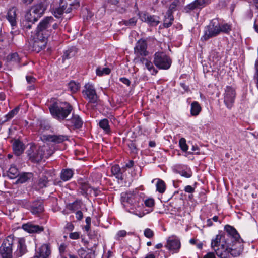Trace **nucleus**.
I'll list each match as a JSON object with an SVG mask.
<instances>
[{"label": "nucleus", "mask_w": 258, "mask_h": 258, "mask_svg": "<svg viewBox=\"0 0 258 258\" xmlns=\"http://www.w3.org/2000/svg\"><path fill=\"white\" fill-rule=\"evenodd\" d=\"M181 247L180 240L174 236L169 237L167 240L166 247L172 253L179 251Z\"/></svg>", "instance_id": "obj_12"}, {"label": "nucleus", "mask_w": 258, "mask_h": 258, "mask_svg": "<svg viewBox=\"0 0 258 258\" xmlns=\"http://www.w3.org/2000/svg\"><path fill=\"white\" fill-rule=\"evenodd\" d=\"M220 33L229 34L232 30V25L227 23H219Z\"/></svg>", "instance_id": "obj_34"}, {"label": "nucleus", "mask_w": 258, "mask_h": 258, "mask_svg": "<svg viewBox=\"0 0 258 258\" xmlns=\"http://www.w3.org/2000/svg\"><path fill=\"white\" fill-rule=\"evenodd\" d=\"M224 231L225 234H219L212 240V249L220 258L240 255L243 250V243L237 231L229 225L225 226Z\"/></svg>", "instance_id": "obj_1"}, {"label": "nucleus", "mask_w": 258, "mask_h": 258, "mask_svg": "<svg viewBox=\"0 0 258 258\" xmlns=\"http://www.w3.org/2000/svg\"><path fill=\"white\" fill-rule=\"evenodd\" d=\"M14 152L17 156L20 155L24 151L23 144L19 140H15L13 145Z\"/></svg>", "instance_id": "obj_26"}, {"label": "nucleus", "mask_w": 258, "mask_h": 258, "mask_svg": "<svg viewBox=\"0 0 258 258\" xmlns=\"http://www.w3.org/2000/svg\"><path fill=\"white\" fill-rule=\"evenodd\" d=\"M25 19L28 22L33 24L37 22L39 18L36 17V15L33 13L32 11L30 10L29 12L26 13L25 16Z\"/></svg>", "instance_id": "obj_31"}, {"label": "nucleus", "mask_w": 258, "mask_h": 258, "mask_svg": "<svg viewBox=\"0 0 258 258\" xmlns=\"http://www.w3.org/2000/svg\"><path fill=\"white\" fill-rule=\"evenodd\" d=\"M81 207L80 201H76L69 205V209L72 211H75L79 209Z\"/></svg>", "instance_id": "obj_46"}, {"label": "nucleus", "mask_w": 258, "mask_h": 258, "mask_svg": "<svg viewBox=\"0 0 258 258\" xmlns=\"http://www.w3.org/2000/svg\"><path fill=\"white\" fill-rule=\"evenodd\" d=\"M203 258H216L215 253L213 252H208Z\"/></svg>", "instance_id": "obj_55"}, {"label": "nucleus", "mask_w": 258, "mask_h": 258, "mask_svg": "<svg viewBox=\"0 0 258 258\" xmlns=\"http://www.w3.org/2000/svg\"><path fill=\"white\" fill-rule=\"evenodd\" d=\"M201 111V107L200 104L194 101L191 104L190 113L192 116H197Z\"/></svg>", "instance_id": "obj_30"}, {"label": "nucleus", "mask_w": 258, "mask_h": 258, "mask_svg": "<svg viewBox=\"0 0 258 258\" xmlns=\"http://www.w3.org/2000/svg\"><path fill=\"white\" fill-rule=\"evenodd\" d=\"M65 9V6L63 5L61 6L56 8L52 13L55 17L60 18L64 12Z\"/></svg>", "instance_id": "obj_42"}, {"label": "nucleus", "mask_w": 258, "mask_h": 258, "mask_svg": "<svg viewBox=\"0 0 258 258\" xmlns=\"http://www.w3.org/2000/svg\"><path fill=\"white\" fill-rule=\"evenodd\" d=\"M145 258H155V256L153 253H149L146 255Z\"/></svg>", "instance_id": "obj_64"}, {"label": "nucleus", "mask_w": 258, "mask_h": 258, "mask_svg": "<svg viewBox=\"0 0 258 258\" xmlns=\"http://www.w3.org/2000/svg\"><path fill=\"white\" fill-rule=\"evenodd\" d=\"M16 12V8L12 7L8 10L7 13V18L12 27V29H14V27L17 25Z\"/></svg>", "instance_id": "obj_18"}, {"label": "nucleus", "mask_w": 258, "mask_h": 258, "mask_svg": "<svg viewBox=\"0 0 258 258\" xmlns=\"http://www.w3.org/2000/svg\"><path fill=\"white\" fill-rule=\"evenodd\" d=\"M175 170L177 173L185 178H188L191 177L192 176V171L187 166H177Z\"/></svg>", "instance_id": "obj_20"}, {"label": "nucleus", "mask_w": 258, "mask_h": 258, "mask_svg": "<svg viewBox=\"0 0 258 258\" xmlns=\"http://www.w3.org/2000/svg\"><path fill=\"white\" fill-rule=\"evenodd\" d=\"M69 237L72 239H78L80 237V233L77 232L71 233Z\"/></svg>", "instance_id": "obj_49"}, {"label": "nucleus", "mask_w": 258, "mask_h": 258, "mask_svg": "<svg viewBox=\"0 0 258 258\" xmlns=\"http://www.w3.org/2000/svg\"><path fill=\"white\" fill-rule=\"evenodd\" d=\"M10 60L16 62H19L20 58L17 53H15L11 55L10 56Z\"/></svg>", "instance_id": "obj_48"}, {"label": "nucleus", "mask_w": 258, "mask_h": 258, "mask_svg": "<svg viewBox=\"0 0 258 258\" xmlns=\"http://www.w3.org/2000/svg\"><path fill=\"white\" fill-rule=\"evenodd\" d=\"M179 145L180 148L183 152H186L188 150V146L186 142L185 139L182 138L179 140Z\"/></svg>", "instance_id": "obj_45"}, {"label": "nucleus", "mask_w": 258, "mask_h": 258, "mask_svg": "<svg viewBox=\"0 0 258 258\" xmlns=\"http://www.w3.org/2000/svg\"><path fill=\"white\" fill-rule=\"evenodd\" d=\"M78 183L80 186V189L81 190V194L82 195H86L88 192L91 190V186L83 180L81 179L79 181Z\"/></svg>", "instance_id": "obj_28"}, {"label": "nucleus", "mask_w": 258, "mask_h": 258, "mask_svg": "<svg viewBox=\"0 0 258 258\" xmlns=\"http://www.w3.org/2000/svg\"><path fill=\"white\" fill-rule=\"evenodd\" d=\"M18 169L15 165H11L8 171V176L11 179L18 177L19 175Z\"/></svg>", "instance_id": "obj_33"}, {"label": "nucleus", "mask_w": 258, "mask_h": 258, "mask_svg": "<svg viewBox=\"0 0 258 258\" xmlns=\"http://www.w3.org/2000/svg\"><path fill=\"white\" fill-rule=\"evenodd\" d=\"M180 86L185 91H187L189 89L188 86L186 85L185 83H180Z\"/></svg>", "instance_id": "obj_60"}, {"label": "nucleus", "mask_w": 258, "mask_h": 258, "mask_svg": "<svg viewBox=\"0 0 258 258\" xmlns=\"http://www.w3.org/2000/svg\"><path fill=\"white\" fill-rule=\"evenodd\" d=\"M73 174L74 172L72 169H63L61 172V179L64 181H67L73 177Z\"/></svg>", "instance_id": "obj_29"}, {"label": "nucleus", "mask_w": 258, "mask_h": 258, "mask_svg": "<svg viewBox=\"0 0 258 258\" xmlns=\"http://www.w3.org/2000/svg\"><path fill=\"white\" fill-rule=\"evenodd\" d=\"M121 202L124 208L128 211L127 207L129 205V195L127 192H122L121 194Z\"/></svg>", "instance_id": "obj_36"}, {"label": "nucleus", "mask_w": 258, "mask_h": 258, "mask_svg": "<svg viewBox=\"0 0 258 258\" xmlns=\"http://www.w3.org/2000/svg\"><path fill=\"white\" fill-rule=\"evenodd\" d=\"M143 63L145 64L146 68L150 72L152 75H155L157 73L158 71L155 68L153 63L151 61L148 60L147 59H144Z\"/></svg>", "instance_id": "obj_32"}, {"label": "nucleus", "mask_w": 258, "mask_h": 258, "mask_svg": "<svg viewBox=\"0 0 258 258\" xmlns=\"http://www.w3.org/2000/svg\"><path fill=\"white\" fill-rule=\"evenodd\" d=\"M219 22L217 19H212L207 26L204 31V34L201 37L202 41H207L211 38L220 34Z\"/></svg>", "instance_id": "obj_6"}, {"label": "nucleus", "mask_w": 258, "mask_h": 258, "mask_svg": "<svg viewBox=\"0 0 258 258\" xmlns=\"http://www.w3.org/2000/svg\"><path fill=\"white\" fill-rule=\"evenodd\" d=\"M174 17L173 14H171L170 10H167L165 15V18L163 22V26L165 28H169L173 24Z\"/></svg>", "instance_id": "obj_25"}, {"label": "nucleus", "mask_w": 258, "mask_h": 258, "mask_svg": "<svg viewBox=\"0 0 258 258\" xmlns=\"http://www.w3.org/2000/svg\"><path fill=\"white\" fill-rule=\"evenodd\" d=\"M27 153L29 159L32 162H39L42 159L44 156L46 157L47 156V155H45L44 154V150L43 148L40 147L39 148H37L34 146L30 147V149L27 150ZM52 154V153L50 154L49 153L48 154V156H50Z\"/></svg>", "instance_id": "obj_8"}, {"label": "nucleus", "mask_w": 258, "mask_h": 258, "mask_svg": "<svg viewBox=\"0 0 258 258\" xmlns=\"http://www.w3.org/2000/svg\"><path fill=\"white\" fill-rule=\"evenodd\" d=\"M142 21L147 23L150 26H156L160 23V18L156 15L145 13L140 16Z\"/></svg>", "instance_id": "obj_15"}, {"label": "nucleus", "mask_w": 258, "mask_h": 258, "mask_svg": "<svg viewBox=\"0 0 258 258\" xmlns=\"http://www.w3.org/2000/svg\"><path fill=\"white\" fill-rule=\"evenodd\" d=\"M142 188L141 185L130 191V213L139 217L152 212L155 205L153 198H148L144 201V194L140 192Z\"/></svg>", "instance_id": "obj_3"}, {"label": "nucleus", "mask_w": 258, "mask_h": 258, "mask_svg": "<svg viewBox=\"0 0 258 258\" xmlns=\"http://www.w3.org/2000/svg\"><path fill=\"white\" fill-rule=\"evenodd\" d=\"M49 181L46 175H42L38 181V186L40 188L46 187L48 186Z\"/></svg>", "instance_id": "obj_35"}, {"label": "nucleus", "mask_w": 258, "mask_h": 258, "mask_svg": "<svg viewBox=\"0 0 258 258\" xmlns=\"http://www.w3.org/2000/svg\"><path fill=\"white\" fill-rule=\"evenodd\" d=\"M33 175L31 172H24L19 174L17 180V183H24L32 179Z\"/></svg>", "instance_id": "obj_23"}, {"label": "nucleus", "mask_w": 258, "mask_h": 258, "mask_svg": "<svg viewBox=\"0 0 258 258\" xmlns=\"http://www.w3.org/2000/svg\"><path fill=\"white\" fill-rule=\"evenodd\" d=\"M107 3L111 5H116L118 3V0H107Z\"/></svg>", "instance_id": "obj_59"}, {"label": "nucleus", "mask_w": 258, "mask_h": 258, "mask_svg": "<svg viewBox=\"0 0 258 258\" xmlns=\"http://www.w3.org/2000/svg\"><path fill=\"white\" fill-rule=\"evenodd\" d=\"M99 124L100 128H102L105 133H109L110 132V130L108 119H103L101 120Z\"/></svg>", "instance_id": "obj_37"}, {"label": "nucleus", "mask_w": 258, "mask_h": 258, "mask_svg": "<svg viewBox=\"0 0 258 258\" xmlns=\"http://www.w3.org/2000/svg\"><path fill=\"white\" fill-rule=\"evenodd\" d=\"M126 234L127 232L125 230H120L117 232L116 236L117 238L124 237L126 235Z\"/></svg>", "instance_id": "obj_51"}, {"label": "nucleus", "mask_w": 258, "mask_h": 258, "mask_svg": "<svg viewBox=\"0 0 258 258\" xmlns=\"http://www.w3.org/2000/svg\"><path fill=\"white\" fill-rule=\"evenodd\" d=\"M78 253L79 254V255L81 257H83V258H87V254H86V251L83 249V248H81L79 250H78Z\"/></svg>", "instance_id": "obj_50"}, {"label": "nucleus", "mask_w": 258, "mask_h": 258, "mask_svg": "<svg viewBox=\"0 0 258 258\" xmlns=\"http://www.w3.org/2000/svg\"><path fill=\"white\" fill-rule=\"evenodd\" d=\"M119 80L122 82L124 84L127 85V86H129V80L126 78H120L119 79Z\"/></svg>", "instance_id": "obj_57"}, {"label": "nucleus", "mask_w": 258, "mask_h": 258, "mask_svg": "<svg viewBox=\"0 0 258 258\" xmlns=\"http://www.w3.org/2000/svg\"><path fill=\"white\" fill-rule=\"evenodd\" d=\"M19 110V108L17 107L12 110L11 111H10L7 114H6L5 116V119L4 120V122L8 121L12 118H13L14 116L18 113Z\"/></svg>", "instance_id": "obj_40"}, {"label": "nucleus", "mask_w": 258, "mask_h": 258, "mask_svg": "<svg viewBox=\"0 0 258 258\" xmlns=\"http://www.w3.org/2000/svg\"><path fill=\"white\" fill-rule=\"evenodd\" d=\"M77 52V49L75 47H71L65 50L62 56V61L70 59L75 56Z\"/></svg>", "instance_id": "obj_24"}, {"label": "nucleus", "mask_w": 258, "mask_h": 258, "mask_svg": "<svg viewBox=\"0 0 258 258\" xmlns=\"http://www.w3.org/2000/svg\"><path fill=\"white\" fill-rule=\"evenodd\" d=\"M15 245V236L11 235L5 239L0 246L2 258H13V247Z\"/></svg>", "instance_id": "obj_5"}, {"label": "nucleus", "mask_w": 258, "mask_h": 258, "mask_svg": "<svg viewBox=\"0 0 258 258\" xmlns=\"http://www.w3.org/2000/svg\"><path fill=\"white\" fill-rule=\"evenodd\" d=\"M198 9L195 1L188 4L184 8V11L186 13H189L192 11Z\"/></svg>", "instance_id": "obj_43"}, {"label": "nucleus", "mask_w": 258, "mask_h": 258, "mask_svg": "<svg viewBox=\"0 0 258 258\" xmlns=\"http://www.w3.org/2000/svg\"><path fill=\"white\" fill-rule=\"evenodd\" d=\"M111 171L112 174L119 180L124 179V175L120 168L118 165H114L111 167Z\"/></svg>", "instance_id": "obj_27"}, {"label": "nucleus", "mask_w": 258, "mask_h": 258, "mask_svg": "<svg viewBox=\"0 0 258 258\" xmlns=\"http://www.w3.org/2000/svg\"><path fill=\"white\" fill-rule=\"evenodd\" d=\"M156 190L160 194H163L165 192L166 189V185L163 180L158 179V182L156 184Z\"/></svg>", "instance_id": "obj_38"}, {"label": "nucleus", "mask_w": 258, "mask_h": 258, "mask_svg": "<svg viewBox=\"0 0 258 258\" xmlns=\"http://www.w3.org/2000/svg\"><path fill=\"white\" fill-rule=\"evenodd\" d=\"M184 190L188 193H192L194 192L195 189L190 185H187L185 187Z\"/></svg>", "instance_id": "obj_52"}, {"label": "nucleus", "mask_w": 258, "mask_h": 258, "mask_svg": "<svg viewBox=\"0 0 258 258\" xmlns=\"http://www.w3.org/2000/svg\"><path fill=\"white\" fill-rule=\"evenodd\" d=\"M43 211V203L41 201L34 202L31 205V211L34 214H38Z\"/></svg>", "instance_id": "obj_22"}, {"label": "nucleus", "mask_w": 258, "mask_h": 258, "mask_svg": "<svg viewBox=\"0 0 258 258\" xmlns=\"http://www.w3.org/2000/svg\"><path fill=\"white\" fill-rule=\"evenodd\" d=\"M27 81L29 83H34L35 81V78L31 76H27L26 77Z\"/></svg>", "instance_id": "obj_56"}, {"label": "nucleus", "mask_w": 258, "mask_h": 258, "mask_svg": "<svg viewBox=\"0 0 258 258\" xmlns=\"http://www.w3.org/2000/svg\"><path fill=\"white\" fill-rule=\"evenodd\" d=\"M15 245L17 246V248L14 253L15 256L21 257L27 252L25 240L24 238L15 237Z\"/></svg>", "instance_id": "obj_11"}, {"label": "nucleus", "mask_w": 258, "mask_h": 258, "mask_svg": "<svg viewBox=\"0 0 258 258\" xmlns=\"http://www.w3.org/2000/svg\"><path fill=\"white\" fill-rule=\"evenodd\" d=\"M83 217V213L81 211H78L76 213V217L77 220H81Z\"/></svg>", "instance_id": "obj_54"}, {"label": "nucleus", "mask_w": 258, "mask_h": 258, "mask_svg": "<svg viewBox=\"0 0 258 258\" xmlns=\"http://www.w3.org/2000/svg\"><path fill=\"white\" fill-rule=\"evenodd\" d=\"M212 225H213V223H212V219H208L207 220V226H208V227H210V226H211Z\"/></svg>", "instance_id": "obj_63"}, {"label": "nucleus", "mask_w": 258, "mask_h": 258, "mask_svg": "<svg viewBox=\"0 0 258 258\" xmlns=\"http://www.w3.org/2000/svg\"><path fill=\"white\" fill-rule=\"evenodd\" d=\"M68 88L72 93H75L79 90L80 85L75 81H71L68 83Z\"/></svg>", "instance_id": "obj_39"}, {"label": "nucleus", "mask_w": 258, "mask_h": 258, "mask_svg": "<svg viewBox=\"0 0 258 258\" xmlns=\"http://www.w3.org/2000/svg\"><path fill=\"white\" fill-rule=\"evenodd\" d=\"M49 109L54 118L61 121L71 113L73 107L67 102H55L49 105Z\"/></svg>", "instance_id": "obj_4"}, {"label": "nucleus", "mask_w": 258, "mask_h": 258, "mask_svg": "<svg viewBox=\"0 0 258 258\" xmlns=\"http://www.w3.org/2000/svg\"><path fill=\"white\" fill-rule=\"evenodd\" d=\"M83 121L81 118L77 114H72V117L66 120V125L74 128H80L82 127Z\"/></svg>", "instance_id": "obj_16"}, {"label": "nucleus", "mask_w": 258, "mask_h": 258, "mask_svg": "<svg viewBox=\"0 0 258 258\" xmlns=\"http://www.w3.org/2000/svg\"><path fill=\"white\" fill-rule=\"evenodd\" d=\"M50 254V250L46 244L42 245L38 249V251L34 256V258H48Z\"/></svg>", "instance_id": "obj_19"}, {"label": "nucleus", "mask_w": 258, "mask_h": 258, "mask_svg": "<svg viewBox=\"0 0 258 258\" xmlns=\"http://www.w3.org/2000/svg\"><path fill=\"white\" fill-rule=\"evenodd\" d=\"M177 6L176 3L175 2H173L169 6V8L168 10H170L171 12V14L173 13V12L175 10V8Z\"/></svg>", "instance_id": "obj_53"}, {"label": "nucleus", "mask_w": 258, "mask_h": 258, "mask_svg": "<svg viewBox=\"0 0 258 258\" xmlns=\"http://www.w3.org/2000/svg\"><path fill=\"white\" fill-rule=\"evenodd\" d=\"M97 75L102 76L108 75L110 73V69L108 68L98 67L96 70Z\"/></svg>", "instance_id": "obj_41"}, {"label": "nucleus", "mask_w": 258, "mask_h": 258, "mask_svg": "<svg viewBox=\"0 0 258 258\" xmlns=\"http://www.w3.org/2000/svg\"><path fill=\"white\" fill-rule=\"evenodd\" d=\"M198 9H202L210 3V0H195Z\"/></svg>", "instance_id": "obj_44"}, {"label": "nucleus", "mask_w": 258, "mask_h": 258, "mask_svg": "<svg viewBox=\"0 0 258 258\" xmlns=\"http://www.w3.org/2000/svg\"><path fill=\"white\" fill-rule=\"evenodd\" d=\"M83 97L86 100H88L90 103H95L98 99L95 87L94 85L90 83L86 84L82 91Z\"/></svg>", "instance_id": "obj_10"}, {"label": "nucleus", "mask_w": 258, "mask_h": 258, "mask_svg": "<svg viewBox=\"0 0 258 258\" xmlns=\"http://www.w3.org/2000/svg\"><path fill=\"white\" fill-rule=\"evenodd\" d=\"M144 236L148 238H152L154 236V232L150 228H146L144 231Z\"/></svg>", "instance_id": "obj_47"}, {"label": "nucleus", "mask_w": 258, "mask_h": 258, "mask_svg": "<svg viewBox=\"0 0 258 258\" xmlns=\"http://www.w3.org/2000/svg\"><path fill=\"white\" fill-rule=\"evenodd\" d=\"M87 258H92L95 256V251L93 250H90V252L87 254Z\"/></svg>", "instance_id": "obj_58"}, {"label": "nucleus", "mask_w": 258, "mask_h": 258, "mask_svg": "<svg viewBox=\"0 0 258 258\" xmlns=\"http://www.w3.org/2000/svg\"><path fill=\"white\" fill-rule=\"evenodd\" d=\"M48 6V2L46 0H42L38 4L32 7L31 10L33 13L36 15V17L40 18L44 13Z\"/></svg>", "instance_id": "obj_14"}, {"label": "nucleus", "mask_w": 258, "mask_h": 258, "mask_svg": "<svg viewBox=\"0 0 258 258\" xmlns=\"http://www.w3.org/2000/svg\"><path fill=\"white\" fill-rule=\"evenodd\" d=\"M22 228L29 233H38L43 230L42 227L31 223L23 224Z\"/></svg>", "instance_id": "obj_21"}, {"label": "nucleus", "mask_w": 258, "mask_h": 258, "mask_svg": "<svg viewBox=\"0 0 258 258\" xmlns=\"http://www.w3.org/2000/svg\"><path fill=\"white\" fill-rule=\"evenodd\" d=\"M236 91L234 88L227 86L224 90V103L227 108L230 109L233 106L236 98Z\"/></svg>", "instance_id": "obj_9"}, {"label": "nucleus", "mask_w": 258, "mask_h": 258, "mask_svg": "<svg viewBox=\"0 0 258 258\" xmlns=\"http://www.w3.org/2000/svg\"><path fill=\"white\" fill-rule=\"evenodd\" d=\"M40 138L43 141H50L55 143H61L68 140V137L63 135H42Z\"/></svg>", "instance_id": "obj_13"}, {"label": "nucleus", "mask_w": 258, "mask_h": 258, "mask_svg": "<svg viewBox=\"0 0 258 258\" xmlns=\"http://www.w3.org/2000/svg\"><path fill=\"white\" fill-rule=\"evenodd\" d=\"M156 145V142L154 141H150L149 143V146L150 147H155Z\"/></svg>", "instance_id": "obj_61"}, {"label": "nucleus", "mask_w": 258, "mask_h": 258, "mask_svg": "<svg viewBox=\"0 0 258 258\" xmlns=\"http://www.w3.org/2000/svg\"><path fill=\"white\" fill-rule=\"evenodd\" d=\"M59 251L60 253H63L65 251L66 246L64 245H61L59 247Z\"/></svg>", "instance_id": "obj_62"}, {"label": "nucleus", "mask_w": 258, "mask_h": 258, "mask_svg": "<svg viewBox=\"0 0 258 258\" xmlns=\"http://www.w3.org/2000/svg\"><path fill=\"white\" fill-rule=\"evenodd\" d=\"M154 63L159 69L168 70L170 68L172 60L163 52H157L154 55Z\"/></svg>", "instance_id": "obj_7"}, {"label": "nucleus", "mask_w": 258, "mask_h": 258, "mask_svg": "<svg viewBox=\"0 0 258 258\" xmlns=\"http://www.w3.org/2000/svg\"><path fill=\"white\" fill-rule=\"evenodd\" d=\"M58 27V25L51 17L44 18L38 24L36 34L32 45L33 50L39 52L45 48L48 38L51 35L53 30Z\"/></svg>", "instance_id": "obj_2"}, {"label": "nucleus", "mask_w": 258, "mask_h": 258, "mask_svg": "<svg viewBox=\"0 0 258 258\" xmlns=\"http://www.w3.org/2000/svg\"><path fill=\"white\" fill-rule=\"evenodd\" d=\"M147 44L146 41L144 39L139 40L135 47V53L137 55L147 56L148 52L147 51Z\"/></svg>", "instance_id": "obj_17"}]
</instances>
